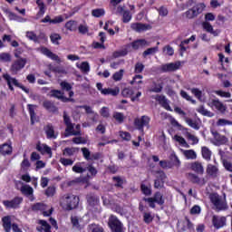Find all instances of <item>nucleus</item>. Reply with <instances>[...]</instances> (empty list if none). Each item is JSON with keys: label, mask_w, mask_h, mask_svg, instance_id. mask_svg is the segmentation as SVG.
Masks as SVG:
<instances>
[{"label": "nucleus", "mask_w": 232, "mask_h": 232, "mask_svg": "<svg viewBox=\"0 0 232 232\" xmlns=\"http://www.w3.org/2000/svg\"><path fill=\"white\" fill-rule=\"evenodd\" d=\"M104 14H105L104 9H101V8L93 9L92 11V15L93 17H102V15H104Z\"/></svg>", "instance_id": "obj_58"}, {"label": "nucleus", "mask_w": 232, "mask_h": 232, "mask_svg": "<svg viewBox=\"0 0 232 232\" xmlns=\"http://www.w3.org/2000/svg\"><path fill=\"white\" fill-rule=\"evenodd\" d=\"M190 92H191V94L196 97V99H198V101H200V99H202V91H200V89L191 88Z\"/></svg>", "instance_id": "obj_53"}, {"label": "nucleus", "mask_w": 232, "mask_h": 232, "mask_svg": "<svg viewBox=\"0 0 232 232\" xmlns=\"http://www.w3.org/2000/svg\"><path fill=\"white\" fill-rule=\"evenodd\" d=\"M226 217L218 218V216H213L212 218V224L216 229H220L226 226Z\"/></svg>", "instance_id": "obj_16"}, {"label": "nucleus", "mask_w": 232, "mask_h": 232, "mask_svg": "<svg viewBox=\"0 0 232 232\" xmlns=\"http://www.w3.org/2000/svg\"><path fill=\"white\" fill-rule=\"evenodd\" d=\"M157 52H159V46L148 48L143 52L142 57L146 58L148 55H153V53H157Z\"/></svg>", "instance_id": "obj_40"}, {"label": "nucleus", "mask_w": 232, "mask_h": 232, "mask_svg": "<svg viewBox=\"0 0 232 232\" xmlns=\"http://www.w3.org/2000/svg\"><path fill=\"white\" fill-rule=\"evenodd\" d=\"M41 52L44 55H45L49 59H52V61H60L59 55L53 53V52L50 51V49L46 47H43Z\"/></svg>", "instance_id": "obj_27"}, {"label": "nucleus", "mask_w": 232, "mask_h": 232, "mask_svg": "<svg viewBox=\"0 0 232 232\" xmlns=\"http://www.w3.org/2000/svg\"><path fill=\"white\" fill-rule=\"evenodd\" d=\"M171 164V168L175 167L179 168V166H180V160H179V157H177V154H175V152H172L169 156V161Z\"/></svg>", "instance_id": "obj_33"}, {"label": "nucleus", "mask_w": 232, "mask_h": 232, "mask_svg": "<svg viewBox=\"0 0 232 232\" xmlns=\"http://www.w3.org/2000/svg\"><path fill=\"white\" fill-rule=\"evenodd\" d=\"M150 122H151V118L148 115H142L141 117H137L134 119L133 125L141 135H144V128L150 130Z\"/></svg>", "instance_id": "obj_3"}, {"label": "nucleus", "mask_w": 232, "mask_h": 232, "mask_svg": "<svg viewBox=\"0 0 232 232\" xmlns=\"http://www.w3.org/2000/svg\"><path fill=\"white\" fill-rule=\"evenodd\" d=\"M156 101L160 102V104L167 110V111H173V109H171V106H169V102H168V99L164 95H157Z\"/></svg>", "instance_id": "obj_17"}, {"label": "nucleus", "mask_w": 232, "mask_h": 232, "mask_svg": "<svg viewBox=\"0 0 232 232\" xmlns=\"http://www.w3.org/2000/svg\"><path fill=\"white\" fill-rule=\"evenodd\" d=\"M118 12L122 16V23H130L133 19V14L130 10L124 9V7H119Z\"/></svg>", "instance_id": "obj_15"}, {"label": "nucleus", "mask_w": 232, "mask_h": 232, "mask_svg": "<svg viewBox=\"0 0 232 232\" xmlns=\"http://www.w3.org/2000/svg\"><path fill=\"white\" fill-rule=\"evenodd\" d=\"M108 226L111 232H124V224L115 215H111L108 221Z\"/></svg>", "instance_id": "obj_6"}, {"label": "nucleus", "mask_w": 232, "mask_h": 232, "mask_svg": "<svg viewBox=\"0 0 232 232\" xmlns=\"http://www.w3.org/2000/svg\"><path fill=\"white\" fill-rule=\"evenodd\" d=\"M128 53V48H124L121 51H116L112 53V57L114 59H119V57H126V54Z\"/></svg>", "instance_id": "obj_44"}, {"label": "nucleus", "mask_w": 232, "mask_h": 232, "mask_svg": "<svg viewBox=\"0 0 232 232\" xmlns=\"http://www.w3.org/2000/svg\"><path fill=\"white\" fill-rule=\"evenodd\" d=\"M140 191L145 197H150L152 193L151 188L146 186V184L141 183L140 184Z\"/></svg>", "instance_id": "obj_41"}, {"label": "nucleus", "mask_w": 232, "mask_h": 232, "mask_svg": "<svg viewBox=\"0 0 232 232\" xmlns=\"http://www.w3.org/2000/svg\"><path fill=\"white\" fill-rule=\"evenodd\" d=\"M143 202H148L149 208H151V209H155L157 206L155 204H158V206H164V196L160 191H157L154 193L152 198H143Z\"/></svg>", "instance_id": "obj_4"}, {"label": "nucleus", "mask_w": 232, "mask_h": 232, "mask_svg": "<svg viewBox=\"0 0 232 232\" xmlns=\"http://www.w3.org/2000/svg\"><path fill=\"white\" fill-rule=\"evenodd\" d=\"M156 10L160 17H167L168 14H169L168 7L165 5H161L160 7L156 8Z\"/></svg>", "instance_id": "obj_43"}, {"label": "nucleus", "mask_w": 232, "mask_h": 232, "mask_svg": "<svg viewBox=\"0 0 232 232\" xmlns=\"http://www.w3.org/2000/svg\"><path fill=\"white\" fill-rule=\"evenodd\" d=\"M44 131L46 135V139L49 140H55L59 137V133L55 132V128L52 123H48L44 127Z\"/></svg>", "instance_id": "obj_12"}, {"label": "nucleus", "mask_w": 232, "mask_h": 232, "mask_svg": "<svg viewBox=\"0 0 232 232\" xmlns=\"http://www.w3.org/2000/svg\"><path fill=\"white\" fill-rule=\"evenodd\" d=\"M201 154H202L203 159H205V160H207L208 162H209V160H211V151L209 150V148L202 147Z\"/></svg>", "instance_id": "obj_36"}, {"label": "nucleus", "mask_w": 232, "mask_h": 232, "mask_svg": "<svg viewBox=\"0 0 232 232\" xmlns=\"http://www.w3.org/2000/svg\"><path fill=\"white\" fill-rule=\"evenodd\" d=\"M88 205L91 206V208H95V206H97V204H99V198H97L95 195L93 194H90L86 197Z\"/></svg>", "instance_id": "obj_31"}, {"label": "nucleus", "mask_w": 232, "mask_h": 232, "mask_svg": "<svg viewBox=\"0 0 232 232\" xmlns=\"http://www.w3.org/2000/svg\"><path fill=\"white\" fill-rule=\"evenodd\" d=\"M13 148L12 144L4 143L0 145L1 155H12Z\"/></svg>", "instance_id": "obj_29"}, {"label": "nucleus", "mask_w": 232, "mask_h": 232, "mask_svg": "<svg viewBox=\"0 0 232 232\" xmlns=\"http://www.w3.org/2000/svg\"><path fill=\"white\" fill-rule=\"evenodd\" d=\"M26 58H20L15 60L11 67H10V72H12L13 75H17L24 66H26Z\"/></svg>", "instance_id": "obj_8"}, {"label": "nucleus", "mask_w": 232, "mask_h": 232, "mask_svg": "<svg viewBox=\"0 0 232 232\" xmlns=\"http://www.w3.org/2000/svg\"><path fill=\"white\" fill-rule=\"evenodd\" d=\"M50 39L53 44H59V41H61L62 37L59 34H53L50 35Z\"/></svg>", "instance_id": "obj_56"}, {"label": "nucleus", "mask_w": 232, "mask_h": 232, "mask_svg": "<svg viewBox=\"0 0 232 232\" xmlns=\"http://www.w3.org/2000/svg\"><path fill=\"white\" fill-rule=\"evenodd\" d=\"M143 222H145V224H151V222H153V217L151 216V213H143Z\"/></svg>", "instance_id": "obj_59"}, {"label": "nucleus", "mask_w": 232, "mask_h": 232, "mask_svg": "<svg viewBox=\"0 0 232 232\" xmlns=\"http://www.w3.org/2000/svg\"><path fill=\"white\" fill-rule=\"evenodd\" d=\"M0 61H3L4 63H10V61H12V55L8 53H2L0 54Z\"/></svg>", "instance_id": "obj_60"}, {"label": "nucleus", "mask_w": 232, "mask_h": 232, "mask_svg": "<svg viewBox=\"0 0 232 232\" xmlns=\"http://www.w3.org/2000/svg\"><path fill=\"white\" fill-rule=\"evenodd\" d=\"M179 94L181 95L182 99H185L186 101H188V102H191V104H197V101L193 100L186 91H180Z\"/></svg>", "instance_id": "obj_45"}, {"label": "nucleus", "mask_w": 232, "mask_h": 232, "mask_svg": "<svg viewBox=\"0 0 232 232\" xmlns=\"http://www.w3.org/2000/svg\"><path fill=\"white\" fill-rule=\"evenodd\" d=\"M163 89H164V82L160 80L152 81V82L150 85L149 92L150 93H160Z\"/></svg>", "instance_id": "obj_14"}, {"label": "nucleus", "mask_w": 232, "mask_h": 232, "mask_svg": "<svg viewBox=\"0 0 232 232\" xmlns=\"http://www.w3.org/2000/svg\"><path fill=\"white\" fill-rule=\"evenodd\" d=\"M190 169L198 173V175H204V166L198 161L192 162L190 164Z\"/></svg>", "instance_id": "obj_21"}, {"label": "nucleus", "mask_w": 232, "mask_h": 232, "mask_svg": "<svg viewBox=\"0 0 232 232\" xmlns=\"http://www.w3.org/2000/svg\"><path fill=\"white\" fill-rule=\"evenodd\" d=\"M142 79H143V76L140 75V74H136L132 81L130 82V84L133 85V84H142Z\"/></svg>", "instance_id": "obj_62"}, {"label": "nucleus", "mask_w": 232, "mask_h": 232, "mask_svg": "<svg viewBox=\"0 0 232 232\" xmlns=\"http://www.w3.org/2000/svg\"><path fill=\"white\" fill-rule=\"evenodd\" d=\"M112 117L118 124H122L124 122V119H126V117H124V113L119 111H114Z\"/></svg>", "instance_id": "obj_38"}, {"label": "nucleus", "mask_w": 232, "mask_h": 232, "mask_svg": "<svg viewBox=\"0 0 232 232\" xmlns=\"http://www.w3.org/2000/svg\"><path fill=\"white\" fill-rule=\"evenodd\" d=\"M89 232H104V228L97 224H91L88 227Z\"/></svg>", "instance_id": "obj_42"}, {"label": "nucleus", "mask_w": 232, "mask_h": 232, "mask_svg": "<svg viewBox=\"0 0 232 232\" xmlns=\"http://www.w3.org/2000/svg\"><path fill=\"white\" fill-rule=\"evenodd\" d=\"M59 162L66 168L68 166H73V162H75V160L72 159L60 158Z\"/></svg>", "instance_id": "obj_46"}, {"label": "nucleus", "mask_w": 232, "mask_h": 232, "mask_svg": "<svg viewBox=\"0 0 232 232\" xmlns=\"http://www.w3.org/2000/svg\"><path fill=\"white\" fill-rule=\"evenodd\" d=\"M2 222H3V227L5 232H10L12 231V218L10 216H5L2 218Z\"/></svg>", "instance_id": "obj_26"}, {"label": "nucleus", "mask_w": 232, "mask_h": 232, "mask_svg": "<svg viewBox=\"0 0 232 232\" xmlns=\"http://www.w3.org/2000/svg\"><path fill=\"white\" fill-rule=\"evenodd\" d=\"M62 95H64V92L55 89L51 90L49 93L50 97H54V99H59V100L61 99Z\"/></svg>", "instance_id": "obj_47"}, {"label": "nucleus", "mask_w": 232, "mask_h": 232, "mask_svg": "<svg viewBox=\"0 0 232 232\" xmlns=\"http://www.w3.org/2000/svg\"><path fill=\"white\" fill-rule=\"evenodd\" d=\"M211 104L214 106V108H216V110H218V111H219V113L224 114L227 111V106L223 104V102L218 99L212 100Z\"/></svg>", "instance_id": "obj_19"}, {"label": "nucleus", "mask_w": 232, "mask_h": 232, "mask_svg": "<svg viewBox=\"0 0 232 232\" xmlns=\"http://www.w3.org/2000/svg\"><path fill=\"white\" fill-rule=\"evenodd\" d=\"M112 181L115 182L114 187L120 188L121 189H124V179L121 176L112 177Z\"/></svg>", "instance_id": "obj_34"}, {"label": "nucleus", "mask_w": 232, "mask_h": 232, "mask_svg": "<svg viewBox=\"0 0 232 232\" xmlns=\"http://www.w3.org/2000/svg\"><path fill=\"white\" fill-rule=\"evenodd\" d=\"M184 156L186 157V159H190L191 160H195V159H197V152H195V150H185Z\"/></svg>", "instance_id": "obj_50"}, {"label": "nucleus", "mask_w": 232, "mask_h": 232, "mask_svg": "<svg viewBox=\"0 0 232 232\" xmlns=\"http://www.w3.org/2000/svg\"><path fill=\"white\" fill-rule=\"evenodd\" d=\"M133 89L128 87V88H124L122 91H121V95L122 97H125V98H131L133 97Z\"/></svg>", "instance_id": "obj_49"}, {"label": "nucleus", "mask_w": 232, "mask_h": 232, "mask_svg": "<svg viewBox=\"0 0 232 232\" xmlns=\"http://www.w3.org/2000/svg\"><path fill=\"white\" fill-rule=\"evenodd\" d=\"M124 76V70L121 69L119 72H114L112 75L113 81H121L122 77Z\"/></svg>", "instance_id": "obj_54"}, {"label": "nucleus", "mask_w": 232, "mask_h": 232, "mask_svg": "<svg viewBox=\"0 0 232 232\" xmlns=\"http://www.w3.org/2000/svg\"><path fill=\"white\" fill-rule=\"evenodd\" d=\"M3 79L5 81L8 89L10 92H15V89H14V86H16V88H20L24 93H30V89L26 88L23 83L19 82V81L8 73L3 74Z\"/></svg>", "instance_id": "obj_2"}, {"label": "nucleus", "mask_w": 232, "mask_h": 232, "mask_svg": "<svg viewBox=\"0 0 232 232\" xmlns=\"http://www.w3.org/2000/svg\"><path fill=\"white\" fill-rule=\"evenodd\" d=\"M120 137L122 139V140H126L127 142H130L131 140V134L128 131H120Z\"/></svg>", "instance_id": "obj_55"}, {"label": "nucleus", "mask_w": 232, "mask_h": 232, "mask_svg": "<svg viewBox=\"0 0 232 232\" xmlns=\"http://www.w3.org/2000/svg\"><path fill=\"white\" fill-rule=\"evenodd\" d=\"M3 204L7 209H17L23 204V198L14 197L11 200H4Z\"/></svg>", "instance_id": "obj_10"}, {"label": "nucleus", "mask_w": 232, "mask_h": 232, "mask_svg": "<svg viewBox=\"0 0 232 232\" xmlns=\"http://www.w3.org/2000/svg\"><path fill=\"white\" fill-rule=\"evenodd\" d=\"M75 153H77V149L73 148V147H72V148L66 147L63 150V157H73V155H75Z\"/></svg>", "instance_id": "obj_35"}, {"label": "nucleus", "mask_w": 232, "mask_h": 232, "mask_svg": "<svg viewBox=\"0 0 232 232\" xmlns=\"http://www.w3.org/2000/svg\"><path fill=\"white\" fill-rule=\"evenodd\" d=\"M186 122L190 126V128H193V130H200V125H198V122L193 121L192 119L187 118Z\"/></svg>", "instance_id": "obj_51"}, {"label": "nucleus", "mask_w": 232, "mask_h": 232, "mask_svg": "<svg viewBox=\"0 0 232 232\" xmlns=\"http://www.w3.org/2000/svg\"><path fill=\"white\" fill-rule=\"evenodd\" d=\"M180 66H182V63L179 61L176 63H165L161 65V72H163V73L177 72V70H180Z\"/></svg>", "instance_id": "obj_13"}, {"label": "nucleus", "mask_w": 232, "mask_h": 232, "mask_svg": "<svg viewBox=\"0 0 232 232\" xmlns=\"http://www.w3.org/2000/svg\"><path fill=\"white\" fill-rule=\"evenodd\" d=\"M216 95L222 97L223 99H231V92L222 90L215 91Z\"/></svg>", "instance_id": "obj_48"}, {"label": "nucleus", "mask_w": 232, "mask_h": 232, "mask_svg": "<svg viewBox=\"0 0 232 232\" xmlns=\"http://www.w3.org/2000/svg\"><path fill=\"white\" fill-rule=\"evenodd\" d=\"M73 144H86V139L82 137H75L72 139Z\"/></svg>", "instance_id": "obj_64"}, {"label": "nucleus", "mask_w": 232, "mask_h": 232, "mask_svg": "<svg viewBox=\"0 0 232 232\" xmlns=\"http://www.w3.org/2000/svg\"><path fill=\"white\" fill-rule=\"evenodd\" d=\"M156 174L154 188L155 189H162V188H164V180H166V173L164 170H158Z\"/></svg>", "instance_id": "obj_11"}, {"label": "nucleus", "mask_w": 232, "mask_h": 232, "mask_svg": "<svg viewBox=\"0 0 232 232\" xmlns=\"http://www.w3.org/2000/svg\"><path fill=\"white\" fill-rule=\"evenodd\" d=\"M130 46L132 50H140V48L148 46V41H146V39H138L136 41H133L130 44Z\"/></svg>", "instance_id": "obj_20"}, {"label": "nucleus", "mask_w": 232, "mask_h": 232, "mask_svg": "<svg viewBox=\"0 0 232 232\" xmlns=\"http://www.w3.org/2000/svg\"><path fill=\"white\" fill-rule=\"evenodd\" d=\"M80 200L79 196L66 194L63 198L62 208H63L65 211H72V209H76V208H78Z\"/></svg>", "instance_id": "obj_1"}, {"label": "nucleus", "mask_w": 232, "mask_h": 232, "mask_svg": "<svg viewBox=\"0 0 232 232\" xmlns=\"http://www.w3.org/2000/svg\"><path fill=\"white\" fill-rule=\"evenodd\" d=\"M64 18L62 15L56 16L55 18L52 19L50 15H46L44 19H42V23H49L50 24H57L59 23H63Z\"/></svg>", "instance_id": "obj_23"}, {"label": "nucleus", "mask_w": 232, "mask_h": 232, "mask_svg": "<svg viewBox=\"0 0 232 232\" xmlns=\"http://www.w3.org/2000/svg\"><path fill=\"white\" fill-rule=\"evenodd\" d=\"M73 173H86V168L82 167V162H77L72 167Z\"/></svg>", "instance_id": "obj_39"}, {"label": "nucleus", "mask_w": 232, "mask_h": 232, "mask_svg": "<svg viewBox=\"0 0 232 232\" xmlns=\"http://www.w3.org/2000/svg\"><path fill=\"white\" fill-rule=\"evenodd\" d=\"M63 123L65 124L64 137H71V135H81V130H74V125L72 123V119L68 116L66 111H63Z\"/></svg>", "instance_id": "obj_5"}, {"label": "nucleus", "mask_w": 232, "mask_h": 232, "mask_svg": "<svg viewBox=\"0 0 232 232\" xmlns=\"http://www.w3.org/2000/svg\"><path fill=\"white\" fill-rule=\"evenodd\" d=\"M85 169L89 172L87 175L88 179H93L94 177H97V174L99 173L97 168H95L92 163H88L85 167Z\"/></svg>", "instance_id": "obj_24"}, {"label": "nucleus", "mask_w": 232, "mask_h": 232, "mask_svg": "<svg viewBox=\"0 0 232 232\" xmlns=\"http://www.w3.org/2000/svg\"><path fill=\"white\" fill-rule=\"evenodd\" d=\"M46 197H53L55 195V187H48L45 190Z\"/></svg>", "instance_id": "obj_63"}, {"label": "nucleus", "mask_w": 232, "mask_h": 232, "mask_svg": "<svg viewBox=\"0 0 232 232\" xmlns=\"http://www.w3.org/2000/svg\"><path fill=\"white\" fill-rule=\"evenodd\" d=\"M27 110L29 111L31 124L34 125L35 124V122H37V114H35V105L28 104Z\"/></svg>", "instance_id": "obj_25"}, {"label": "nucleus", "mask_w": 232, "mask_h": 232, "mask_svg": "<svg viewBox=\"0 0 232 232\" xmlns=\"http://www.w3.org/2000/svg\"><path fill=\"white\" fill-rule=\"evenodd\" d=\"M21 191L23 195H25V197H30L31 195H34V188L30 187V185L22 186Z\"/></svg>", "instance_id": "obj_37"}, {"label": "nucleus", "mask_w": 232, "mask_h": 232, "mask_svg": "<svg viewBox=\"0 0 232 232\" xmlns=\"http://www.w3.org/2000/svg\"><path fill=\"white\" fill-rule=\"evenodd\" d=\"M144 72V64L142 63H136L134 66V73H142Z\"/></svg>", "instance_id": "obj_61"}, {"label": "nucleus", "mask_w": 232, "mask_h": 232, "mask_svg": "<svg viewBox=\"0 0 232 232\" xmlns=\"http://www.w3.org/2000/svg\"><path fill=\"white\" fill-rule=\"evenodd\" d=\"M32 211H41L44 217H51L53 213V208L48 210V206L44 203H35L31 207Z\"/></svg>", "instance_id": "obj_9"}, {"label": "nucleus", "mask_w": 232, "mask_h": 232, "mask_svg": "<svg viewBox=\"0 0 232 232\" xmlns=\"http://www.w3.org/2000/svg\"><path fill=\"white\" fill-rule=\"evenodd\" d=\"M32 164L30 163V160H27L26 154H24V160L21 163V169H28Z\"/></svg>", "instance_id": "obj_57"}, {"label": "nucleus", "mask_w": 232, "mask_h": 232, "mask_svg": "<svg viewBox=\"0 0 232 232\" xmlns=\"http://www.w3.org/2000/svg\"><path fill=\"white\" fill-rule=\"evenodd\" d=\"M120 92L121 90L119 87H116L115 89L104 88V90L102 91V95H111L112 97H117Z\"/></svg>", "instance_id": "obj_28"}, {"label": "nucleus", "mask_w": 232, "mask_h": 232, "mask_svg": "<svg viewBox=\"0 0 232 232\" xmlns=\"http://www.w3.org/2000/svg\"><path fill=\"white\" fill-rule=\"evenodd\" d=\"M36 5L39 7L37 17H43V15H44V13L46 12V6L44 5V2H43V0H36Z\"/></svg>", "instance_id": "obj_32"}, {"label": "nucleus", "mask_w": 232, "mask_h": 232, "mask_svg": "<svg viewBox=\"0 0 232 232\" xmlns=\"http://www.w3.org/2000/svg\"><path fill=\"white\" fill-rule=\"evenodd\" d=\"M187 179L192 184H202V182H203V184H205L204 179H200L198 177V175L191 173V172L187 174Z\"/></svg>", "instance_id": "obj_22"}, {"label": "nucleus", "mask_w": 232, "mask_h": 232, "mask_svg": "<svg viewBox=\"0 0 232 232\" xmlns=\"http://www.w3.org/2000/svg\"><path fill=\"white\" fill-rule=\"evenodd\" d=\"M131 30H147L146 24L140 23H133L130 24Z\"/></svg>", "instance_id": "obj_52"}, {"label": "nucleus", "mask_w": 232, "mask_h": 232, "mask_svg": "<svg viewBox=\"0 0 232 232\" xmlns=\"http://www.w3.org/2000/svg\"><path fill=\"white\" fill-rule=\"evenodd\" d=\"M204 8H206V5L197 4L192 8L186 11L183 14V15H185L187 19H195V17H197L198 15H199V14H202V12H204Z\"/></svg>", "instance_id": "obj_7"}, {"label": "nucleus", "mask_w": 232, "mask_h": 232, "mask_svg": "<svg viewBox=\"0 0 232 232\" xmlns=\"http://www.w3.org/2000/svg\"><path fill=\"white\" fill-rule=\"evenodd\" d=\"M207 173L209 177H213L215 179L217 178V175H218V168L215 165L208 164L207 167Z\"/></svg>", "instance_id": "obj_30"}, {"label": "nucleus", "mask_w": 232, "mask_h": 232, "mask_svg": "<svg viewBox=\"0 0 232 232\" xmlns=\"http://www.w3.org/2000/svg\"><path fill=\"white\" fill-rule=\"evenodd\" d=\"M43 107L47 111H49V113H57V111H59V109L57 108V106H55V104L52 102V101L50 100L44 101Z\"/></svg>", "instance_id": "obj_18"}]
</instances>
